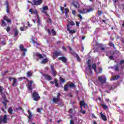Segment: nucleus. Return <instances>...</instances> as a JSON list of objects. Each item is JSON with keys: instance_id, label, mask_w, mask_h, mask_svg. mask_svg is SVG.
I'll list each match as a JSON object with an SVG mask.
<instances>
[{"instance_id": "nucleus-1", "label": "nucleus", "mask_w": 124, "mask_h": 124, "mask_svg": "<svg viewBox=\"0 0 124 124\" xmlns=\"http://www.w3.org/2000/svg\"><path fill=\"white\" fill-rule=\"evenodd\" d=\"M90 62L91 60H88L87 62L88 65L87 68H86V72H88L87 74H93V71L92 70V68H93L95 72L97 74V71H96V65H95V64H93L92 67V65L90 64Z\"/></svg>"}, {"instance_id": "nucleus-2", "label": "nucleus", "mask_w": 124, "mask_h": 124, "mask_svg": "<svg viewBox=\"0 0 124 124\" xmlns=\"http://www.w3.org/2000/svg\"><path fill=\"white\" fill-rule=\"evenodd\" d=\"M60 96L61 93H58L57 97H53L52 101L53 103H57L59 106L62 107V106H63V102H62V99L60 98Z\"/></svg>"}, {"instance_id": "nucleus-3", "label": "nucleus", "mask_w": 124, "mask_h": 124, "mask_svg": "<svg viewBox=\"0 0 124 124\" xmlns=\"http://www.w3.org/2000/svg\"><path fill=\"white\" fill-rule=\"evenodd\" d=\"M29 12L31 13V14H32V13L35 14V16L37 17L38 26H40V18H39V16L38 15V14H37V11H36V9H30L29 10Z\"/></svg>"}, {"instance_id": "nucleus-4", "label": "nucleus", "mask_w": 124, "mask_h": 124, "mask_svg": "<svg viewBox=\"0 0 124 124\" xmlns=\"http://www.w3.org/2000/svg\"><path fill=\"white\" fill-rule=\"evenodd\" d=\"M79 104L80 105V108L81 110H80V112L81 113V114H83V115L86 114V111L83 110V106L85 108H86V107H88V105L84 101H81L80 102Z\"/></svg>"}, {"instance_id": "nucleus-5", "label": "nucleus", "mask_w": 124, "mask_h": 124, "mask_svg": "<svg viewBox=\"0 0 124 124\" xmlns=\"http://www.w3.org/2000/svg\"><path fill=\"white\" fill-rule=\"evenodd\" d=\"M93 8H90L89 9H83V10H78V12L79 13H80V14H85V13H89L90 12H91V11H93Z\"/></svg>"}, {"instance_id": "nucleus-6", "label": "nucleus", "mask_w": 124, "mask_h": 124, "mask_svg": "<svg viewBox=\"0 0 124 124\" xmlns=\"http://www.w3.org/2000/svg\"><path fill=\"white\" fill-rule=\"evenodd\" d=\"M98 80L101 84H105L106 83V77L105 76L99 77Z\"/></svg>"}, {"instance_id": "nucleus-7", "label": "nucleus", "mask_w": 124, "mask_h": 124, "mask_svg": "<svg viewBox=\"0 0 124 124\" xmlns=\"http://www.w3.org/2000/svg\"><path fill=\"white\" fill-rule=\"evenodd\" d=\"M2 122L4 124H6V123H7V115H4L3 116H1L0 117V124H1Z\"/></svg>"}, {"instance_id": "nucleus-8", "label": "nucleus", "mask_w": 124, "mask_h": 124, "mask_svg": "<svg viewBox=\"0 0 124 124\" xmlns=\"http://www.w3.org/2000/svg\"><path fill=\"white\" fill-rule=\"evenodd\" d=\"M9 80L10 82L13 81V83L12 84V87H16V86H17V79L16 78L10 77L9 78Z\"/></svg>"}, {"instance_id": "nucleus-9", "label": "nucleus", "mask_w": 124, "mask_h": 124, "mask_svg": "<svg viewBox=\"0 0 124 124\" xmlns=\"http://www.w3.org/2000/svg\"><path fill=\"white\" fill-rule=\"evenodd\" d=\"M33 83V81L30 80L28 81V84H27V88L29 91H31L32 90V84Z\"/></svg>"}, {"instance_id": "nucleus-10", "label": "nucleus", "mask_w": 124, "mask_h": 124, "mask_svg": "<svg viewBox=\"0 0 124 124\" xmlns=\"http://www.w3.org/2000/svg\"><path fill=\"white\" fill-rule=\"evenodd\" d=\"M32 97L34 99V100L37 101L39 98H40V97L39 96V95H38V93H37L36 92H34L32 94Z\"/></svg>"}, {"instance_id": "nucleus-11", "label": "nucleus", "mask_w": 124, "mask_h": 124, "mask_svg": "<svg viewBox=\"0 0 124 124\" xmlns=\"http://www.w3.org/2000/svg\"><path fill=\"white\" fill-rule=\"evenodd\" d=\"M32 2L34 5H40L42 3V0H33Z\"/></svg>"}, {"instance_id": "nucleus-12", "label": "nucleus", "mask_w": 124, "mask_h": 124, "mask_svg": "<svg viewBox=\"0 0 124 124\" xmlns=\"http://www.w3.org/2000/svg\"><path fill=\"white\" fill-rule=\"evenodd\" d=\"M69 49L70 50V52L71 54L72 55H73V56H74V57H76L77 60H78V55H77L76 54V53H75V52H74V51H73V50H72V49L70 47V46H69Z\"/></svg>"}, {"instance_id": "nucleus-13", "label": "nucleus", "mask_w": 124, "mask_h": 124, "mask_svg": "<svg viewBox=\"0 0 124 124\" xmlns=\"http://www.w3.org/2000/svg\"><path fill=\"white\" fill-rule=\"evenodd\" d=\"M106 88L108 91H111V90H114L116 88V86H111V85L109 84H107Z\"/></svg>"}, {"instance_id": "nucleus-14", "label": "nucleus", "mask_w": 124, "mask_h": 124, "mask_svg": "<svg viewBox=\"0 0 124 124\" xmlns=\"http://www.w3.org/2000/svg\"><path fill=\"white\" fill-rule=\"evenodd\" d=\"M47 32L49 35H51V34H52V35H56V31H55L54 29L51 30V32L50 31L49 29H47Z\"/></svg>"}, {"instance_id": "nucleus-15", "label": "nucleus", "mask_w": 124, "mask_h": 124, "mask_svg": "<svg viewBox=\"0 0 124 124\" xmlns=\"http://www.w3.org/2000/svg\"><path fill=\"white\" fill-rule=\"evenodd\" d=\"M100 115L101 116V118H102V120H103V121H104L105 122H106V121H107V117H106V116L104 114H103V113H102V112H101L100 113Z\"/></svg>"}, {"instance_id": "nucleus-16", "label": "nucleus", "mask_w": 124, "mask_h": 124, "mask_svg": "<svg viewBox=\"0 0 124 124\" xmlns=\"http://www.w3.org/2000/svg\"><path fill=\"white\" fill-rule=\"evenodd\" d=\"M0 95H1L2 98H3V99H5V95L3 93H2V87H1L0 86Z\"/></svg>"}, {"instance_id": "nucleus-17", "label": "nucleus", "mask_w": 124, "mask_h": 124, "mask_svg": "<svg viewBox=\"0 0 124 124\" xmlns=\"http://www.w3.org/2000/svg\"><path fill=\"white\" fill-rule=\"evenodd\" d=\"M43 77L46 78V79H47V80H49V81L52 80V77L51 76L46 75V74H44Z\"/></svg>"}, {"instance_id": "nucleus-18", "label": "nucleus", "mask_w": 124, "mask_h": 124, "mask_svg": "<svg viewBox=\"0 0 124 124\" xmlns=\"http://www.w3.org/2000/svg\"><path fill=\"white\" fill-rule=\"evenodd\" d=\"M59 60H60V61H62L63 62H66L67 61V60L66 59V58L64 57H62L59 58Z\"/></svg>"}, {"instance_id": "nucleus-19", "label": "nucleus", "mask_w": 124, "mask_h": 124, "mask_svg": "<svg viewBox=\"0 0 124 124\" xmlns=\"http://www.w3.org/2000/svg\"><path fill=\"white\" fill-rule=\"evenodd\" d=\"M67 29L70 33H75V31L70 30V29L69 28V25H67Z\"/></svg>"}, {"instance_id": "nucleus-20", "label": "nucleus", "mask_w": 124, "mask_h": 124, "mask_svg": "<svg viewBox=\"0 0 124 124\" xmlns=\"http://www.w3.org/2000/svg\"><path fill=\"white\" fill-rule=\"evenodd\" d=\"M68 85H69V88L72 89V88H75L76 86L73 83L70 82L67 83Z\"/></svg>"}, {"instance_id": "nucleus-21", "label": "nucleus", "mask_w": 124, "mask_h": 124, "mask_svg": "<svg viewBox=\"0 0 124 124\" xmlns=\"http://www.w3.org/2000/svg\"><path fill=\"white\" fill-rule=\"evenodd\" d=\"M19 47L21 51L22 52H27V49L24 48V46H23L22 45H20Z\"/></svg>"}, {"instance_id": "nucleus-22", "label": "nucleus", "mask_w": 124, "mask_h": 124, "mask_svg": "<svg viewBox=\"0 0 124 124\" xmlns=\"http://www.w3.org/2000/svg\"><path fill=\"white\" fill-rule=\"evenodd\" d=\"M67 21H68V25H69V27L70 25L71 26H74L75 25V23L72 20H67Z\"/></svg>"}, {"instance_id": "nucleus-23", "label": "nucleus", "mask_w": 124, "mask_h": 124, "mask_svg": "<svg viewBox=\"0 0 124 124\" xmlns=\"http://www.w3.org/2000/svg\"><path fill=\"white\" fill-rule=\"evenodd\" d=\"M27 29H28V27L25 26L20 27V30L21 31H26V30Z\"/></svg>"}, {"instance_id": "nucleus-24", "label": "nucleus", "mask_w": 124, "mask_h": 124, "mask_svg": "<svg viewBox=\"0 0 124 124\" xmlns=\"http://www.w3.org/2000/svg\"><path fill=\"white\" fill-rule=\"evenodd\" d=\"M54 56H55V57H58V56L62 55V52L56 51V52H54Z\"/></svg>"}, {"instance_id": "nucleus-25", "label": "nucleus", "mask_w": 124, "mask_h": 124, "mask_svg": "<svg viewBox=\"0 0 124 124\" xmlns=\"http://www.w3.org/2000/svg\"><path fill=\"white\" fill-rule=\"evenodd\" d=\"M69 87V85H68V84L65 85L64 86V91L65 92H67L68 91V88Z\"/></svg>"}, {"instance_id": "nucleus-26", "label": "nucleus", "mask_w": 124, "mask_h": 124, "mask_svg": "<svg viewBox=\"0 0 124 124\" xmlns=\"http://www.w3.org/2000/svg\"><path fill=\"white\" fill-rule=\"evenodd\" d=\"M50 67H51V69L52 71V73H53V75L54 76H56V71H55V70H54V66H53L52 65H51Z\"/></svg>"}, {"instance_id": "nucleus-27", "label": "nucleus", "mask_w": 124, "mask_h": 124, "mask_svg": "<svg viewBox=\"0 0 124 124\" xmlns=\"http://www.w3.org/2000/svg\"><path fill=\"white\" fill-rule=\"evenodd\" d=\"M48 10V6H44L42 8V10H41V12H43V11H46Z\"/></svg>"}, {"instance_id": "nucleus-28", "label": "nucleus", "mask_w": 124, "mask_h": 124, "mask_svg": "<svg viewBox=\"0 0 124 124\" xmlns=\"http://www.w3.org/2000/svg\"><path fill=\"white\" fill-rule=\"evenodd\" d=\"M119 78H120V76H116L114 77H113L111 79H110V81H114L115 80H117V79H119Z\"/></svg>"}, {"instance_id": "nucleus-29", "label": "nucleus", "mask_w": 124, "mask_h": 124, "mask_svg": "<svg viewBox=\"0 0 124 124\" xmlns=\"http://www.w3.org/2000/svg\"><path fill=\"white\" fill-rule=\"evenodd\" d=\"M48 62H49V60H48V59H45L42 60L41 63H46Z\"/></svg>"}, {"instance_id": "nucleus-30", "label": "nucleus", "mask_w": 124, "mask_h": 124, "mask_svg": "<svg viewBox=\"0 0 124 124\" xmlns=\"http://www.w3.org/2000/svg\"><path fill=\"white\" fill-rule=\"evenodd\" d=\"M27 77H31L32 76V73L31 71H29L27 73Z\"/></svg>"}, {"instance_id": "nucleus-31", "label": "nucleus", "mask_w": 124, "mask_h": 124, "mask_svg": "<svg viewBox=\"0 0 124 124\" xmlns=\"http://www.w3.org/2000/svg\"><path fill=\"white\" fill-rule=\"evenodd\" d=\"M36 57H38V58H39V59H43V56H42V55L40 54V53H36Z\"/></svg>"}, {"instance_id": "nucleus-32", "label": "nucleus", "mask_w": 124, "mask_h": 124, "mask_svg": "<svg viewBox=\"0 0 124 124\" xmlns=\"http://www.w3.org/2000/svg\"><path fill=\"white\" fill-rule=\"evenodd\" d=\"M14 34H15V36H17V35L19 34V32L18 31V30H17V29H15L14 30Z\"/></svg>"}, {"instance_id": "nucleus-33", "label": "nucleus", "mask_w": 124, "mask_h": 124, "mask_svg": "<svg viewBox=\"0 0 124 124\" xmlns=\"http://www.w3.org/2000/svg\"><path fill=\"white\" fill-rule=\"evenodd\" d=\"M33 44H34V46L36 47H38L39 46V44L37 43L36 42H35L34 40H32Z\"/></svg>"}, {"instance_id": "nucleus-34", "label": "nucleus", "mask_w": 124, "mask_h": 124, "mask_svg": "<svg viewBox=\"0 0 124 124\" xmlns=\"http://www.w3.org/2000/svg\"><path fill=\"white\" fill-rule=\"evenodd\" d=\"M101 106H102V107H103V108L104 109H108V107H107V106H106V104H104V103L101 104Z\"/></svg>"}, {"instance_id": "nucleus-35", "label": "nucleus", "mask_w": 124, "mask_h": 124, "mask_svg": "<svg viewBox=\"0 0 124 124\" xmlns=\"http://www.w3.org/2000/svg\"><path fill=\"white\" fill-rule=\"evenodd\" d=\"M64 11L65 13V16H66V18H67V13L68 12H69V10H68V9L67 8H65Z\"/></svg>"}, {"instance_id": "nucleus-36", "label": "nucleus", "mask_w": 124, "mask_h": 124, "mask_svg": "<svg viewBox=\"0 0 124 124\" xmlns=\"http://www.w3.org/2000/svg\"><path fill=\"white\" fill-rule=\"evenodd\" d=\"M4 21H7V22H8V23H10V22H11V20L10 19H7V17H6V16L4 17Z\"/></svg>"}, {"instance_id": "nucleus-37", "label": "nucleus", "mask_w": 124, "mask_h": 124, "mask_svg": "<svg viewBox=\"0 0 124 124\" xmlns=\"http://www.w3.org/2000/svg\"><path fill=\"white\" fill-rule=\"evenodd\" d=\"M115 70H116V71H119V70H120V68H119V64L115 65Z\"/></svg>"}, {"instance_id": "nucleus-38", "label": "nucleus", "mask_w": 124, "mask_h": 124, "mask_svg": "<svg viewBox=\"0 0 124 124\" xmlns=\"http://www.w3.org/2000/svg\"><path fill=\"white\" fill-rule=\"evenodd\" d=\"M8 112L9 113V114H11V115H12L13 113V110H12V109L11 108H9L8 109Z\"/></svg>"}, {"instance_id": "nucleus-39", "label": "nucleus", "mask_w": 124, "mask_h": 124, "mask_svg": "<svg viewBox=\"0 0 124 124\" xmlns=\"http://www.w3.org/2000/svg\"><path fill=\"white\" fill-rule=\"evenodd\" d=\"M73 4L75 7H77V5L78 4V2H76L75 1H74L73 2Z\"/></svg>"}, {"instance_id": "nucleus-40", "label": "nucleus", "mask_w": 124, "mask_h": 124, "mask_svg": "<svg viewBox=\"0 0 124 124\" xmlns=\"http://www.w3.org/2000/svg\"><path fill=\"white\" fill-rule=\"evenodd\" d=\"M54 82H55L56 87L58 88V87H59V83H58V80L55 79L54 80Z\"/></svg>"}, {"instance_id": "nucleus-41", "label": "nucleus", "mask_w": 124, "mask_h": 124, "mask_svg": "<svg viewBox=\"0 0 124 124\" xmlns=\"http://www.w3.org/2000/svg\"><path fill=\"white\" fill-rule=\"evenodd\" d=\"M6 11L7 13H9V7L8 6V4H6Z\"/></svg>"}, {"instance_id": "nucleus-42", "label": "nucleus", "mask_w": 124, "mask_h": 124, "mask_svg": "<svg viewBox=\"0 0 124 124\" xmlns=\"http://www.w3.org/2000/svg\"><path fill=\"white\" fill-rule=\"evenodd\" d=\"M98 69H99L98 72H97V73L98 74H99V73H101L102 72V68L101 67H99Z\"/></svg>"}, {"instance_id": "nucleus-43", "label": "nucleus", "mask_w": 124, "mask_h": 124, "mask_svg": "<svg viewBox=\"0 0 124 124\" xmlns=\"http://www.w3.org/2000/svg\"><path fill=\"white\" fill-rule=\"evenodd\" d=\"M28 113H29V116L28 118L29 119H30L31 118V111L28 110Z\"/></svg>"}, {"instance_id": "nucleus-44", "label": "nucleus", "mask_w": 124, "mask_h": 124, "mask_svg": "<svg viewBox=\"0 0 124 124\" xmlns=\"http://www.w3.org/2000/svg\"><path fill=\"white\" fill-rule=\"evenodd\" d=\"M60 80L61 83H64L65 82V80L63 78H60Z\"/></svg>"}, {"instance_id": "nucleus-45", "label": "nucleus", "mask_w": 124, "mask_h": 124, "mask_svg": "<svg viewBox=\"0 0 124 124\" xmlns=\"http://www.w3.org/2000/svg\"><path fill=\"white\" fill-rule=\"evenodd\" d=\"M46 22H47V23H48V24H50V23H52V20H51V19L48 18V19L46 20Z\"/></svg>"}, {"instance_id": "nucleus-46", "label": "nucleus", "mask_w": 124, "mask_h": 124, "mask_svg": "<svg viewBox=\"0 0 124 124\" xmlns=\"http://www.w3.org/2000/svg\"><path fill=\"white\" fill-rule=\"evenodd\" d=\"M2 26H3L5 27V26H6V23H5V21H2Z\"/></svg>"}, {"instance_id": "nucleus-47", "label": "nucleus", "mask_w": 124, "mask_h": 124, "mask_svg": "<svg viewBox=\"0 0 124 124\" xmlns=\"http://www.w3.org/2000/svg\"><path fill=\"white\" fill-rule=\"evenodd\" d=\"M109 45L111 47H114V44L111 42L109 43Z\"/></svg>"}, {"instance_id": "nucleus-48", "label": "nucleus", "mask_w": 124, "mask_h": 124, "mask_svg": "<svg viewBox=\"0 0 124 124\" xmlns=\"http://www.w3.org/2000/svg\"><path fill=\"white\" fill-rule=\"evenodd\" d=\"M109 59L114 61V56H109Z\"/></svg>"}, {"instance_id": "nucleus-49", "label": "nucleus", "mask_w": 124, "mask_h": 124, "mask_svg": "<svg viewBox=\"0 0 124 124\" xmlns=\"http://www.w3.org/2000/svg\"><path fill=\"white\" fill-rule=\"evenodd\" d=\"M37 112H38V113H40V112H41V109H40V108H38L37 109Z\"/></svg>"}, {"instance_id": "nucleus-50", "label": "nucleus", "mask_w": 124, "mask_h": 124, "mask_svg": "<svg viewBox=\"0 0 124 124\" xmlns=\"http://www.w3.org/2000/svg\"><path fill=\"white\" fill-rule=\"evenodd\" d=\"M69 112L70 114H72V113H73V109H70L69 110Z\"/></svg>"}, {"instance_id": "nucleus-51", "label": "nucleus", "mask_w": 124, "mask_h": 124, "mask_svg": "<svg viewBox=\"0 0 124 124\" xmlns=\"http://www.w3.org/2000/svg\"><path fill=\"white\" fill-rule=\"evenodd\" d=\"M123 63H124V60H122L120 61L119 64H123Z\"/></svg>"}, {"instance_id": "nucleus-52", "label": "nucleus", "mask_w": 124, "mask_h": 124, "mask_svg": "<svg viewBox=\"0 0 124 124\" xmlns=\"http://www.w3.org/2000/svg\"><path fill=\"white\" fill-rule=\"evenodd\" d=\"M7 31L8 32V31H10V28L9 27H7L6 29Z\"/></svg>"}, {"instance_id": "nucleus-53", "label": "nucleus", "mask_w": 124, "mask_h": 124, "mask_svg": "<svg viewBox=\"0 0 124 124\" xmlns=\"http://www.w3.org/2000/svg\"><path fill=\"white\" fill-rule=\"evenodd\" d=\"M62 49L63 50V51L66 52V48H65V47H64V46H62Z\"/></svg>"}, {"instance_id": "nucleus-54", "label": "nucleus", "mask_w": 124, "mask_h": 124, "mask_svg": "<svg viewBox=\"0 0 124 124\" xmlns=\"http://www.w3.org/2000/svg\"><path fill=\"white\" fill-rule=\"evenodd\" d=\"M78 17H79V18H80V19H81V20H82L83 19V16H82L81 15H78Z\"/></svg>"}, {"instance_id": "nucleus-55", "label": "nucleus", "mask_w": 124, "mask_h": 124, "mask_svg": "<svg viewBox=\"0 0 124 124\" xmlns=\"http://www.w3.org/2000/svg\"><path fill=\"white\" fill-rule=\"evenodd\" d=\"M102 13V12H101V11H98V15H101Z\"/></svg>"}, {"instance_id": "nucleus-56", "label": "nucleus", "mask_w": 124, "mask_h": 124, "mask_svg": "<svg viewBox=\"0 0 124 124\" xmlns=\"http://www.w3.org/2000/svg\"><path fill=\"white\" fill-rule=\"evenodd\" d=\"M101 50H102V51H104L105 50V48L103 46H101Z\"/></svg>"}, {"instance_id": "nucleus-57", "label": "nucleus", "mask_w": 124, "mask_h": 124, "mask_svg": "<svg viewBox=\"0 0 124 124\" xmlns=\"http://www.w3.org/2000/svg\"><path fill=\"white\" fill-rule=\"evenodd\" d=\"M61 10L62 11V13H63V7H61Z\"/></svg>"}, {"instance_id": "nucleus-58", "label": "nucleus", "mask_w": 124, "mask_h": 124, "mask_svg": "<svg viewBox=\"0 0 124 124\" xmlns=\"http://www.w3.org/2000/svg\"><path fill=\"white\" fill-rule=\"evenodd\" d=\"M2 45H5V41H2L1 42Z\"/></svg>"}, {"instance_id": "nucleus-59", "label": "nucleus", "mask_w": 124, "mask_h": 124, "mask_svg": "<svg viewBox=\"0 0 124 124\" xmlns=\"http://www.w3.org/2000/svg\"><path fill=\"white\" fill-rule=\"evenodd\" d=\"M72 13V14H73L74 15H75L76 12L75 10H73Z\"/></svg>"}, {"instance_id": "nucleus-60", "label": "nucleus", "mask_w": 124, "mask_h": 124, "mask_svg": "<svg viewBox=\"0 0 124 124\" xmlns=\"http://www.w3.org/2000/svg\"><path fill=\"white\" fill-rule=\"evenodd\" d=\"M118 0H113V1L114 2V3H116Z\"/></svg>"}, {"instance_id": "nucleus-61", "label": "nucleus", "mask_w": 124, "mask_h": 124, "mask_svg": "<svg viewBox=\"0 0 124 124\" xmlns=\"http://www.w3.org/2000/svg\"><path fill=\"white\" fill-rule=\"evenodd\" d=\"M16 110H22V108L21 107H19L17 108H16Z\"/></svg>"}, {"instance_id": "nucleus-62", "label": "nucleus", "mask_w": 124, "mask_h": 124, "mask_svg": "<svg viewBox=\"0 0 124 124\" xmlns=\"http://www.w3.org/2000/svg\"><path fill=\"white\" fill-rule=\"evenodd\" d=\"M70 124H74V122H73V121L72 120H71Z\"/></svg>"}, {"instance_id": "nucleus-63", "label": "nucleus", "mask_w": 124, "mask_h": 124, "mask_svg": "<svg viewBox=\"0 0 124 124\" xmlns=\"http://www.w3.org/2000/svg\"><path fill=\"white\" fill-rule=\"evenodd\" d=\"M105 100H106V101H107L108 102H109V101H110V100L109 99H106Z\"/></svg>"}, {"instance_id": "nucleus-64", "label": "nucleus", "mask_w": 124, "mask_h": 124, "mask_svg": "<svg viewBox=\"0 0 124 124\" xmlns=\"http://www.w3.org/2000/svg\"><path fill=\"white\" fill-rule=\"evenodd\" d=\"M93 124H97L96 121H93Z\"/></svg>"}]
</instances>
